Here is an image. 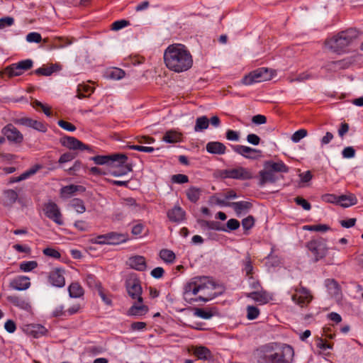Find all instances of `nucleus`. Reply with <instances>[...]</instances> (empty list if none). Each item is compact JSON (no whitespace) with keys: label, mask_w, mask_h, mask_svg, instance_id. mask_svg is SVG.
I'll return each mask as SVG.
<instances>
[{"label":"nucleus","mask_w":363,"mask_h":363,"mask_svg":"<svg viewBox=\"0 0 363 363\" xmlns=\"http://www.w3.org/2000/svg\"><path fill=\"white\" fill-rule=\"evenodd\" d=\"M91 242L93 244L109 245L108 233L105 235H100L91 238Z\"/></svg>","instance_id":"obj_50"},{"label":"nucleus","mask_w":363,"mask_h":363,"mask_svg":"<svg viewBox=\"0 0 363 363\" xmlns=\"http://www.w3.org/2000/svg\"><path fill=\"white\" fill-rule=\"evenodd\" d=\"M306 247L314 256L315 262L323 259L327 255L328 248L326 245L320 240H311L307 243Z\"/></svg>","instance_id":"obj_9"},{"label":"nucleus","mask_w":363,"mask_h":363,"mask_svg":"<svg viewBox=\"0 0 363 363\" xmlns=\"http://www.w3.org/2000/svg\"><path fill=\"white\" fill-rule=\"evenodd\" d=\"M291 290L294 291L291 295V300L300 307H306L311 302L313 299L311 292L309 289L303 286L301 282L299 287H293Z\"/></svg>","instance_id":"obj_5"},{"label":"nucleus","mask_w":363,"mask_h":363,"mask_svg":"<svg viewBox=\"0 0 363 363\" xmlns=\"http://www.w3.org/2000/svg\"><path fill=\"white\" fill-rule=\"evenodd\" d=\"M62 146L74 150H91L89 146L72 136H65L60 139Z\"/></svg>","instance_id":"obj_14"},{"label":"nucleus","mask_w":363,"mask_h":363,"mask_svg":"<svg viewBox=\"0 0 363 363\" xmlns=\"http://www.w3.org/2000/svg\"><path fill=\"white\" fill-rule=\"evenodd\" d=\"M164 62L170 71L181 73L192 67L193 57L186 45L174 43L164 50Z\"/></svg>","instance_id":"obj_2"},{"label":"nucleus","mask_w":363,"mask_h":363,"mask_svg":"<svg viewBox=\"0 0 363 363\" xmlns=\"http://www.w3.org/2000/svg\"><path fill=\"white\" fill-rule=\"evenodd\" d=\"M26 40L29 43H38L41 42L42 37L41 35L37 32H31L26 35Z\"/></svg>","instance_id":"obj_56"},{"label":"nucleus","mask_w":363,"mask_h":363,"mask_svg":"<svg viewBox=\"0 0 363 363\" xmlns=\"http://www.w3.org/2000/svg\"><path fill=\"white\" fill-rule=\"evenodd\" d=\"M17 192L13 189L5 190L3 193V204L6 206L13 205L18 199Z\"/></svg>","instance_id":"obj_35"},{"label":"nucleus","mask_w":363,"mask_h":363,"mask_svg":"<svg viewBox=\"0 0 363 363\" xmlns=\"http://www.w3.org/2000/svg\"><path fill=\"white\" fill-rule=\"evenodd\" d=\"M95 164H110L115 163L116 160H121V162H124L128 160V157L125 154H114L111 155H96L91 158Z\"/></svg>","instance_id":"obj_13"},{"label":"nucleus","mask_w":363,"mask_h":363,"mask_svg":"<svg viewBox=\"0 0 363 363\" xmlns=\"http://www.w3.org/2000/svg\"><path fill=\"white\" fill-rule=\"evenodd\" d=\"M18 125L33 128L39 132L45 133L48 130L47 125L40 121H37L28 117H22L16 120Z\"/></svg>","instance_id":"obj_15"},{"label":"nucleus","mask_w":363,"mask_h":363,"mask_svg":"<svg viewBox=\"0 0 363 363\" xmlns=\"http://www.w3.org/2000/svg\"><path fill=\"white\" fill-rule=\"evenodd\" d=\"M209 125V120L208 118L205 116H200L198 117L196 120V124L194 126V131L195 132H200L203 130H206L208 128Z\"/></svg>","instance_id":"obj_39"},{"label":"nucleus","mask_w":363,"mask_h":363,"mask_svg":"<svg viewBox=\"0 0 363 363\" xmlns=\"http://www.w3.org/2000/svg\"><path fill=\"white\" fill-rule=\"evenodd\" d=\"M240 222L237 219H235V218L229 219L226 223V228H225V229H227L226 232L237 230L240 227Z\"/></svg>","instance_id":"obj_59"},{"label":"nucleus","mask_w":363,"mask_h":363,"mask_svg":"<svg viewBox=\"0 0 363 363\" xmlns=\"http://www.w3.org/2000/svg\"><path fill=\"white\" fill-rule=\"evenodd\" d=\"M233 150L247 159L255 160L260 156L261 150L248 146L235 145H232Z\"/></svg>","instance_id":"obj_16"},{"label":"nucleus","mask_w":363,"mask_h":363,"mask_svg":"<svg viewBox=\"0 0 363 363\" xmlns=\"http://www.w3.org/2000/svg\"><path fill=\"white\" fill-rule=\"evenodd\" d=\"M295 202L297 205L301 206L306 211H309L311 208V203L302 197L298 196L295 198Z\"/></svg>","instance_id":"obj_62"},{"label":"nucleus","mask_w":363,"mask_h":363,"mask_svg":"<svg viewBox=\"0 0 363 363\" xmlns=\"http://www.w3.org/2000/svg\"><path fill=\"white\" fill-rule=\"evenodd\" d=\"M121 160H118L115 163L112 164L113 169L110 172V174L114 177H121L127 174L132 171V167L126 162H121Z\"/></svg>","instance_id":"obj_19"},{"label":"nucleus","mask_w":363,"mask_h":363,"mask_svg":"<svg viewBox=\"0 0 363 363\" xmlns=\"http://www.w3.org/2000/svg\"><path fill=\"white\" fill-rule=\"evenodd\" d=\"M254 224L255 219L252 216H249L242 220V228L246 230L251 229L253 227Z\"/></svg>","instance_id":"obj_60"},{"label":"nucleus","mask_w":363,"mask_h":363,"mask_svg":"<svg viewBox=\"0 0 363 363\" xmlns=\"http://www.w3.org/2000/svg\"><path fill=\"white\" fill-rule=\"evenodd\" d=\"M218 203L221 206H228L233 208L238 216L246 213L252 207V204L246 201L232 202L226 204L223 200H218Z\"/></svg>","instance_id":"obj_17"},{"label":"nucleus","mask_w":363,"mask_h":363,"mask_svg":"<svg viewBox=\"0 0 363 363\" xmlns=\"http://www.w3.org/2000/svg\"><path fill=\"white\" fill-rule=\"evenodd\" d=\"M193 353L199 359L211 360L213 358L210 350L204 346L196 347Z\"/></svg>","instance_id":"obj_33"},{"label":"nucleus","mask_w":363,"mask_h":363,"mask_svg":"<svg viewBox=\"0 0 363 363\" xmlns=\"http://www.w3.org/2000/svg\"><path fill=\"white\" fill-rule=\"evenodd\" d=\"M160 257L166 263H173L176 259L173 251L167 249H162L159 253Z\"/></svg>","instance_id":"obj_40"},{"label":"nucleus","mask_w":363,"mask_h":363,"mask_svg":"<svg viewBox=\"0 0 363 363\" xmlns=\"http://www.w3.org/2000/svg\"><path fill=\"white\" fill-rule=\"evenodd\" d=\"M194 314V315L205 320L210 319L213 315L211 311L200 308H195Z\"/></svg>","instance_id":"obj_46"},{"label":"nucleus","mask_w":363,"mask_h":363,"mask_svg":"<svg viewBox=\"0 0 363 363\" xmlns=\"http://www.w3.org/2000/svg\"><path fill=\"white\" fill-rule=\"evenodd\" d=\"M172 181L177 184H184L189 182V177L185 174H177L172 176Z\"/></svg>","instance_id":"obj_61"},{"label":"nucleus","mask_w":363,"mask_h":363,"mask_svg":"<svg viewBox=\"0 0 363 363\" xmlns=\"http://www.w3.org/2000/svg\"><path fill=\"white\" fill-rule=\"evenodd\" d=\"M57 124L60 128L69 132H74L77 129L74 125L64 120L58 121Z\"/></svg>","instance_id":"obj_54"},{"label":"nucleus","mask_w":363,"mask_h":363,"mask_svg":"<svg viewBox=\"0 0 363 363\" xmlns=\"http://www.w3.org/2000/svg\"><path fill=\"white\" fill-rule=\"evenodd\" d=\"M201 194V189L195 186H191L186 191L188 199L192 203H196L199 200Z\"/></svg>","instance_id":"obj_38"},{"label":"nucleus","mask_w":363,"mask_h":363,"mask_svg":"<svg viewBox=\"0 0 363 363\" xmlns=\"http://www.w3.org/2000/svg\"><path fill=\"white\" fill-rule=\"evenodd\" d=\"M127 264L133 269L143 272L147 268V263L145 257L141 255H135L128 258Z\"/></svg>","instance_id":"obj_20"},{"label":"nucleus","mask_w":363,"mask_h":363,"mask_svg":"<svg viewBox=\"0 0 363 363\" xmlns=\"http://www.w3.org/2000/svg\"><path fill=\"white\" fill-rule=\"evenodd\" d=\"M303 230H309V231H317V232H326L328 231L330 228L329 225L325 224H318V225H304L303 227Z\"/></svg>","instance_id":"obj_45"},{"label":"nucleus","mask_w":363,"mask_h":363,"mask_svg":"<svg viewBox=\"0 0 363 363\" xmlns=\"http://www.w3.org/2000/svg\"><path fill=\"white\" fill-rule=\"evenodd\" d=\"M7 300L9 302L12 303L14 306L18 307L21 309L28 311L31 308V306H30V304L29 303V302L26 299H25L21 296H16V295L9 296L7 297Z\"/></svg>","instance_id":"obj_26"},{"label":"nucleus","mask_w":363,"mask_h":363,"mask_svg":"<svg viewBox=\"0 0 363 363\" xmlns=\"http://www.w3.org/2000/svg\"><path fill=\"white\" fill-rule=\"evenodd\" d=\"M270 79L269 70L267 68H258L242 79V83L245 85H251L254 83H259Z\"/></svg>","instance_id":"obj_6"},{"label":"nucleus","mask_w":363,"mask_h":363,"mask_svg":"<svg viewBox=\"0 0 363 363\" xmlns=\"http://www.w3.org/2000/svg\"><path fill=\"white\" fill-rule=\"evenodd\" d=\"M259 315V310L253 306H248L247 307V318L249 320H255Z\"/></svg>","instance_id":"obj_51"},{"label":"nucleus","mask_w":363,"mask_h":363,"mask_svg":"<svg viewBox=\"0 0 363 363\" xmlns=\"http://www.w3.org/2000/svg\"><path fill=\"white\" fill-rule=\"evenodd\" d=\"M71 298H80L84 295V289L78 282H72L68 287Z\"/></svg>","instance_id":"obj_36"},{"label":"nucleus","mask_w":363,"mask_h":363,"mask_svg":"<svg viewBox=\"0 0 363 363\" xmlns=\"http://www.w3.org/2000/svg\"><path fill=\"white\" fill-rule=\"evenodd\" d=\"M70 205L78 213H83L86 211L84 203L80 199H72Z\"/></svg>","instance_id":"obj_44"},{"label":"nucleus","mask_w":363,"mask_h":363,"mask_svg":"<svg viewBox=\"0 0 363 363\" xmlns=\"http://www.w3.org/2000/svg\"><path fill=\"white\" fill-rule=\"evenodd\" d=\"M325 285L328 290L333 291L334 294H337L340 291L337 282L334 279H327Z\"/></svg>","instance_id":"obj_57"},{"label":"nucleus","mask_w":363,"mask_h":363,"mask_svg":"<svg viewBox=\"0 0 363 363\" xmlns=\"http://www.w3.org/2000/svg\"><path fill=\"white\" fill-rule=\"evenodd\" d=\"M248 296L260 304H265L270 299L269 294L266 291L251 292Z\"/></svg>","instance_id":"obj_37"},{"label":"nucleus","mask_w":363,"mask_h":363,"mask_svg":"<svg viewBox=\"0 0 363 363\" xmlns=\"http://www.w3.org/2000/svg\"><path fill=\"white\" fill-rule=\"evenodd\" d=\"M242 270L245 272L246 276L249 278L252 277L253 266L251 258L249 255L246 256L242 261Z\"/></svg>","instance_id":"obj_42"},{"label":"nucleus","mask_w":363,"mask_h":363,"mask_svg":"<svg viewBox=\"0 0 363 363\" xmlns=\"http://www.w3.org/2000/svg\"><path fill=\"white\" fill-rule=\"evenodd\" d=\"M357 203V199L354 194L349 193L338 196L337 204L344 208H348Z\"/></svg>","instance_id":"obj_28"},{"label":"nucleus","mask_w":363,"mask_h":363,"mask_svg":"<svg viewBox=\"0 0 363 363\" xmlns=\"http://www.w3.org/2000/svg\"><path fill=\"white\" fill-rule=\"evenodd\" d=\"M84 281L89 287L94 288L98 286V281L96 277L91 274H86L84 275Z\"/></svg>","instance_id":"obj_55"},{"label":"nucleus","mask_w":363,"mask_h":363,"mask_svg":"<svg viewBox=\"0 0 363 363\" xmlns=\"http://www.w3.org/2000/svg\"><path fill=\"white\" fill-rule=\"evenodd\" d=\"M130 25L129 21L126 20H119L114 21L111 25V29L113 30H121Z\"/></svg>","instance_id":"obj_58"},{"label":"nucleus","mask_w":363,"mask_h":363,"mask_svg":"<svg viewBox=\"0 0 363 363\" xmlns=\"http://www.w3.org/2000/svg\"><path fill=\"white\" fill-rule=\"evenodd\" d=\"M226 146L218 141L208 142L206 145V151L213 155H224L226 152Z\"/></svg>","instance_id":"obj_24"},{"label":"nucleus","mask_w":363,"mask_h":363,"mask_svg":"<svg viewBox=\"0 0 363 363\" xmlns=\"http://www.w3.org/2000/svg\"><path fill=\"white\" fill-rule=\"evenodd\" d=\"M149 311V308L147 306L140 303V305H138L137 303H134L128 311L127 315L128 316H143L145 315Z\"/></svg>","instance_id":"obj_29"},{"label":"nucleus","mask_w":363,"mask_h":363,"mask_svg":"<svg viewBox=\"0 0 363 363\" xmlns=\"http://www.w3.org/2000/svg\"><path fill=\"white\" fill-rule=\"evenodd\" d=\"M357 38V31L355 29H348L339 33L337 35L328 39L325 45L335 52H342L346 50L353 41Z\"/></svg>","instance_id":"obj_4"},{"label":"nucleus","mask_w":363,"mask_h":363,"mask_svg":"<svg viewBox=\"0 0 363 363\" xmlns=\"http://www.w3.org/2000/svg\"><path fill=\"white\" fill-rule=\"evenodd\" d=\"M257 363H293L294 351L289 345L270 342L259 347L255 352Z\"/></svg>","instance_id":"obj_3"},{"label":"nucleus","mask_w":363,"mask_h":363,"mask_svg":"<svg viewBox=\"0 0 363 363\" xmlns=\"http://www.w3.org/2000/svg\"><path fill=\"white\" fill-rule=\"evenodd\" d=\"M225 175L227 178L240 180H247L252 178L251 170L243 167L227 169L225 171Z\"/></svg>","instance_id":"obj_11"},{"label":"nucleus","mask_w":363,"mask_h":363,"mask_svg":"<svg viewBox=\"0 0 363 363\" xmlns=\"http://www.w3.org/2000/svg\"><path fill=\"white\" fill-rule=\"evenodd\" d=\"M45 215L59 225H63L62 216L58 206L53 201H48L44 204Z\"/></svg>","instance_id":"obj_8"},{"label":"nucleus","mask_w":363,"mask_h":363,"mask_svg":"<svg viewBox=\"0 0 363 363\" xmlns=\"http://www.w3.org/2000/svg\"><path fill=\"white\" fill-rule=\"evenodd\" d=\"M216 286L208 277H194L184 285V299L190 304L194 302H208L216 297Z\"/></svg>","instance_id":"obj_1"},{"label":"nucleus","mask_w":363,"mask_h":363,"mask_svg":"<svg viewBox=\"0 0 363 363\" xmlns=\"http://www.w3.org/2000/svg\"><path fill=\"white\" fill-rule=\"evenodd\" d=\"M1 132L10 143L20 144L23 140V134L13 124L6 125Z\"/></svg>","instance_id":"obj_12"},{"label":"nucleus","mask_w":363,"mask_h":363,"mask_svg":"<svg viewBox=\"0 0 363 363\" xmlns=\"http://www.w3.org/2000/svg\"><path fill=\"white\" fill-rule=\"evenodd\" d=\"M33 65V62L30 59L21 60L17 63L12 64L5 69V73L9 77L20 76L25 71L30 69Z\"/></svg>","instance_id":"obj_7"},{"label":"nucleus","mask_w":363,"mask_h":363,"mask_svg":"<svg viewBox=\"0 0 363 363\" xmlns=\"http://www.w3.org/2000/svg\"><path fill=\"white\" fill-rule=\"evenodd\" d=\"M351 65V62L348 60H342L337 61H332L325 65V69L330 72H338L341 69H347Z\"/></svg>","instance_id":"obj_27"},{"label":"nucleus","mask_w":363,"mask_h":363,"mask_svg":"<svg viewBox=\"0 0 363 363\" xmlns=\"http://www.w3.org/2000/svg\"><path fill=\"white\" fill-rule=\"evenodd\" d=\"M308 132L306 129H299L291 136V140L294 143H298L301 139L307 136Z\"/></svg>","instance_id":"obj_53"},{"label":"nucleus","mask_w":363,"mask_h":363,"mask_svg":"<svg viewBox=\"0 0 363 363\" xmlns=\"http://www.w3.org/2000/svg\"><path fill=\"white\" fill-rule=\"evenodd\" d=\"M52 316L54 317H67L66 310L63 305L56 306L52 311Z\"/></svg>","instance_id":"obj_63"},{"label":"nucleus","mask_w":363,"mask_h":363,"mask_svg":"<svg viewBox=\"0 0 363 363\" xmlns=\"http://www.w3.org/2000/svg\"><path fill=\"white\" fill-rule=\"evenodd\" d=\"M109 245H118L126 240L124 235L116 233H108Z\"/></svg>","instance_id":"obj_43"},{"label":"nucleus","mask_w":363,"mask_h":363,"mask_svg":"<svg viewBox=\"0 0 363 363\" xmlns=\"http://www.w3.org/2000/svg\"><path fill=\"white\" fill-rule=\"evenodd\" d=\"M108 77L114 80H119L125 77V72L120 68H113L108 72Z\"/></svg>","instance_id":"obj_48"},{"label":"nucleus","mask_w":363,"mask_h":363,"mask_svg":"<svg viewBox=\"0 0 363 363\" xmlns=\"http://www.w3.org/2000/svg\"><path fill=\"white\" fill-rule=\"evenodd\" d=\"M264 167L270 169L275 173H287L289 172V167L281 160L277 162L273 160L266 161L264 164Z\"/></svg>","instance_id":"obj_23"},{"label":"nucleus","mask_w":363,"mask_h":363,"mask_svg":"<svg viewBox=\"0 0 363 363\" xmlns=\"http://www.w3.org/2000/svg\"><path fill=\"white\" fill-rule=\"evenodd\" d=\"M42 168L40 164H35L28 170L21 174L19 177H13L10 178V183L19 182L29 178L30 176L35 174L39 169Z\"/></svg>","instance_id":"obj_31"},{"label":"nucleus","mask_w":363,"mask_h":363,"mask_svg":"<svg viewBox=\"0 0 363 363\" xmlns=\"http://www.w3.org/2000/svg\"><path fill=\"white\" fill-rule=\"evenodd\" d=\"M38 267L36 261H25L20 264V269L23 272H30Z\"/></svg>","instance_id":"obj_49"},{"label":"nucleus","mask_w":363,"mask_h":363,"mask_svg":"<svg viewBox=\"0 0 363 363\" xmlns=\"http://www.w3.org/2000/svg\"><path fill=\"white\" fill-rule=\"evenodd\" d=\"M167 217L172 222L179 223L185 218V211L180 206H175L168 211Z\"/></svg>","instance_id":"obj_25"},{"label":"nucleus","mask_w":363,"mask_h":363,"mask_svg":"<svg viewBox=\"0 0 363 363\" xmlns=\"http://www.w3.org/2000/svg\"><path fill=\"white\" fill-rule=\"evenodd\" d=\"M259 185L263 186L267 183H275L278 180V177L274 172L270 169L264 168L259 172Z\"/></svg>","instance_id":"obj_22"},{"label":"nucleus","mask_w":363,"mask_h":363,"mask_svg":"<svg viewBox=\"0 0 363 363\" xmlns=\"http://www.w3.org/2000/svg\"><path fill=\"white\" fill-rule=\"evenodd\" d=\"M94 87L87 84H79L77 86V96L79 99L87 98L91 96V94L94 91Z\"/></svg>","instance_id":"obj_34"},{"label":"nucleus","mask_w":363,"mask_h":363,"mask_svg":"<svg viewBox=\"0 0 363 363\" xmlns=\"http://www.w3.org/2000/svg\"><path fill=\"white\" fill-rule=\"evenodd\" d=\"M50 284L57 288H62L65 285L64 271L60 269H55L51 271L48 276Z\"/></svg>","instance_id":"obj_18"},{"label":"nucleus","mask_w":363,"mask_h":363,"mask_svg":"<svg viewBox=\"0 0 363 363\" xmlns=\"http://www.w3.org/2000/svg\"><path fill=\"white\" fill-rule=\"evenodd\" d=\"M126 290L132 299L136 300L139 303L143 301L142 297L143 289L138 279H129L126 281Z\"/></svg>","instance_id":"obj_10"},{"label":"nucleus","mask_w":363,"mask_h":363,"mask_svg":"<svg viewBox=\"0 0 363 363\" xmlns=\"http://www.w3.org/2000/svg\"><path fill=\"white\" fill-rule=\"evenodd\" d=\"M162 140L167 143H180L182 140V134L175 130H169L164 134Z\"/></svg>","instance_id":"obj_32"},{"label":"nucleus","mask_w":363,"mask_h":363,"mask_svg":"<svg viewBox=\"0 0 363 363\" xmlns=\"http://www.w3.org/2000/svg\"><path fill=\"white\" fill-rule=\"evenodd\" d=\"M82 186L70 184L62 187L60 190V193L62 196H70L74 193L77 191Z\"/></svg>","instance_id":"obj_47"},{"label":"nucleus","mask_w":363,"mask_h":363,"mask_svg":"<svg viewBox=\"0 0 363 363\" xmlns=\"http://www.w3.org/2000/svg\"><path fill=\"white\" fill-rule=\"evenodd\" d=\"M10 286L17 291H23L30 286V278L26 276H18L10 282Z\"/></svg>","instance_id":"obj_21"},{"label":"nucleus","mask_w":363,"mask_h":363,"mask_svg":"<svg viewBox=\"0 0 363 363\" xmlns=\"http://www.w3.org/2000/svg\"><path fill=\"white\" fill-rule=\"evenodd\" d=\"M147 323L145 322H133L130 325L132 331H143L146 329Z\"/></svg>","instance_id":"obj_64"},{"label":"nucleus","mask_w":363,"mask_h":363,"mask_svg":"<svg viewBox=\"0 0 363 363\" xmlns=\"http://www.w3.org/2000/svg\"><path fill=\"white\" fill-rule=\"evenodd\" d=\"M200 226L201 228L206 230H215L218 231H224L226 232L227 229H225V227L220 222L214 221V220H201L199 221Z\"/></svg>","instance_id":"obj_30"},{"label":"nucleus","mask_w":363,"mask_h":363,"mask_svg":"<svg viewBox=\"0 0 363 363\" xmlns=\"http://www.w3.org/2000/svg\"><path fill=\"white\" fill-rule=\"evenodd\" d=\"M311 78H312V75L310 73H308L307 72H302V73L299 74L295 78H289V82L290 83H293V82H302L308 80V79H310Z\"/></svg>","instance_id":"obj_52"},{"label":"nucleus","mask_w":363,"mask_h":363,"mask_svg":"<svg viewBox=\"0 0 363 363\" xmlns=\"http://www.w3.org/2000/svg\"><path fill=\"white\" fill-rule=\"evenodd\" d=\"M57 65H52L50 67H42L35 70V74L43 76H50L52 73L58 70Z\"/></svg>","instance_id":"obj_41"}]
</instances>
